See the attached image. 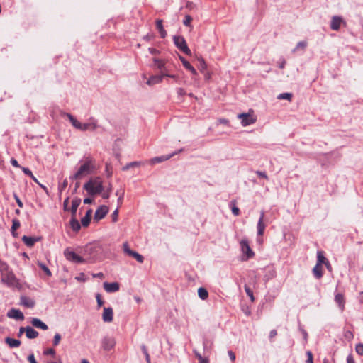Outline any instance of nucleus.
Listing matches in <instances>:
<instances>
[{
  "instance_id": "bb28decb",
  "label": "nucleus",
  "mask_w": 363,
  "mask_h": 363,
  "mask_svg": "<svg viewBox=\"0 0 363 363\" xmlns=\"http://www.w3.org/2000/svg\"><path fill=\"white\" fill-rule=\"evenodd\" d=\"M81 203V199H74L72 201V207H71V212L72 216H75L79 204Z\"/></svg>"
},
{
  "instance_id": "a878e982",
  "label": "nucleus",
  "mask_w": 363,
  "mask_h": 363,
  "mask_svg": "<svg viewBox=\"0 0 363 363\" xmlns=\"http://www.w3.org/2000/svg\"><path fill=\"white\" fill-rule=\"evenodd\" d=\"M5 342L6 344L9 345L10 347H18L21 345V341L16 339L11 338V337H6L5 339Z\"/></svg>"
},
{
  "instance_id": "a18cd8bd",
  "label": "nucleus",
  "mask_w": 363,
  "mask_h": 363,
  "mask_svg": "<svg viewBox=\"0 0 363 363\" xmlns=\"http://www.w3.org/2000/svg\"><path fill=\"white\" fill-rule=\"evenodd\" d=\"M356 352L359 354L363 356V344L359 343L356 345Z\"/></svg>"
},
{
  "instance_id": "6ab92c4d",
  "label": "nucleus",
  "mask_w": 363,
  "mask_h": 363,
  "mask_svg": "<svg viewBox=\"0 0 363 363\" xmlns=\"http://www.w3.org/2000/svg\"><path fill=\"white\" fill-rule=\"evenodd\" d=\"M177 153V152H173L172 154H170V155H162V156H160V157H154V158L150 160V163L152 164H156V163H160V162H164V161L168 160L169 159H170L172 157L175 155Z\"/></svg>"
},
{
  "instance_id": "f3484780",
  "label": "nucleus",
  "mask_w": 363,
  "mask_h": 363,
  "mask_svg": "<svg viewBox=\"0 0 363 363\" xmlns=\"http://www.w3.org/2000/svg\"><path fill=\"white\" fill-rule=\"evenodd\" d=\"M20 303L26 308H32L35 306V301L33 298L23 296L21 297Z\"/></svg>"
},
{
  "instance_id": "dca6fc26",
  "label": "nucleus",
  "mask_w": 363,
  "mask_h": 363,
  "mask_svg": "<svg viewBox=\"0 0 363 363\" xmlns=\"http://www.w3.org/2000/svg\"><path fill=\"white\" fill-rule=\"evenodd\" d=\"M264 213L263 211H262L260 218L258 220L257 226L258 236H262L264 233L266 225L264 223Z\"/></svg>"
},
{
  "instance_id": "774afa93",
  "label": "nucleus",
  "mask_w": 363,
  "mask_h": 363,
  "mask_svg": "<svg viewBox=\"0 0 363 363\" xmlns=\"http://www.w3.org/2000/svg\"><path fill=\"white\" fill-rule=\"evenodd\" d=\"M277 333L276 330H272L269 333V338L272 339L277 335Z\"/></svg>"
},
{
  "instance_id": "423d86ee",
  "label": "nucleus",
  "mask_w": 363,
  "mask_h": 363,
  "mask_svg": "<svg viewBox=\"0 0 363 363\" xmlns=\"http://www.w3.org/2000/svg\"><path fill=\"white\" fill-rule=\"evenodd\" d=\"M173 40L177 48H178L184 53L188 55L191 54L190 49L186 45L185 39L182 36H174Z\"/></svg>"
},
{
  "instance_id": "69168bd1",
  "label": "nucleus",
  "mask_w": 363,
  "mask_h": 363,
  "mask_svg": "<svg viewBox=\"0 0 363 363\" xmlns=\"http://www.w3.org/2000/svg\"><path fill=\"white\" fill-rule=\"evenodd\" d=\"M15 199L16 201V203L18 204V206L20 207V208H22L23 207V203L22 201L20 200V199L15 195Z\"/></svg>"
},
{
  "instance_id": "4c0bfd02",
  "label": "nucleus",
  "mask_w": 363,
  "mask_h": 363,
  "mask_svg": "<svg viewBox=\"0 0 363 363\" xmlns=\"http://www.w3.org/2000/svg\"><path fill=\"white\" fill-rule=\"evenodd\" d=\"M195 355L199 359L200 363H208V359L207 358H203L201 354L197 352L196 351H194Z\"/></svg>"
},
{
  "instance_id": "f704fd0d",
  "label": "nucleus",
  "mask_w": 363,
  "mask_h": 363,
  "mask_svg": "<svg viewBox=\"0 0 363 363\" xmlns=\"http://www.w3.org/2000/svg\"><path fill=\"white\" fill-rule=\"evenodd\" d=\"M9 266L6 263L1 262H0V272L1 274H4L5 272H9Z\"/></svg>"
},
{
  "instance_id": "2eb2a0df",
  "label": "nucleus",
  "mask_w": 363,
  "mask_h": 363,
  "mask_svg": "<svg viewBox=\"0 0 363 363\" xmlns=\"http://www.w3.org/2000/svg\"><path fill=\"white\" fill-rule=\"evenodd\" d=\"M104 289L108 293L116 292L120 289V285L118 282H104Z\"/></svg>"
},
{
  "instance_id": "8fccbe9b",
  "label": "nucleus",
  "mask_w": 363,
  "mask_h": 363,
  "mask_svg": "<svg viewBox=\"0 0 363 363\" xmlns=\"http://www.w3.org/2000/svg\"><path fill=\"white\" fill-rule=\"evenodd\" d=\"M306 354L308 356V359H307L306 362L307 363H313V354H312L311 352H310V351L306 352Z\"/></svg>"
},
{
  "instance_id": "4d7b16f0",
  "label": "nucleus",
  "mask_w": 363,
  "mask_h": 363,
  "mask_svg": "<svg viewBox=\"0 0 363 363\" xmlns=\"http://www.w3.org/2000/svg\"><path fill=\"white\" fill-rule=\"evenodd\" d=\"M28 360L30 363H37L33 354L28 355Z\"/></svg>"
},
{
  "instance_id": "e433bc0d",
  "label": "nucleus",
  "mask_w": 363,
  "mask_h": 363,
  "mask_svg": "<svg viewBox=\"0 0 363 363\" xmlns=\"http://www.w3.org/2000/svg\"><path fill=\"white\" fill-rule=\"evenodd\" d=\"M307 45V43L305 41H300L297 43L296 47L293 50V52H296L298 49H305Z\"/></svg>"
},
{
  "instance_id": "7c9ffc66",
  "label": "nucleus",
  "mask_w": 363,
  "mask_h": 363,
  "mask_svg": "<svg viewBox=\"0 0 363 363\" xmlns=\"http://www.w3.org/2000/svg\"><path fill=\"white\" fill-rule=\"evenodd\" d=\"M198 295L201 299L206 300L208 296V292L206 289L201 287L198 289Z\"/></svg>"
},
{
  "instance_id": "39448f33",
  "label": "nucleus",
  "mask_w": 363,
  "mask_h": 363,
  "mask_svg": "<svg viewBox=\"0 0 363 363\" xmlns=\"http://www.w3.org/2000/svg\"><path fill=\"white\" fill-rule=\"evenodd\" d=\"M1 275V282L6 284L8 286H15L18 282L12 271L5 272Z\"/></svg>"
},
{
  "instance_id": "1a4fd4ad",
  "label": "nucleus",
  "mask_w": 363,
  "mask_h": 363,
  "mask_svg": "<svg viewBox=\"0 0 363 363\" xmlns=\"http://www.w3.org/2000/svg\"><path fill=\"white\" fill-rule=\"evenodd\" d=\"M123 247L124 252L125 254H127L128 255H129L130 257H133L140 263L143 262V260H144L143 257L141 255H140L139 253H138L137 252L132 250L129 247V245L127 242H125L123 244Z\"/></svg>"
},
{
  "instance_id": "79ce46f5",
  "label": "nucleus",
  "mask_w": 363,
  "mask_h": 363,
  "mask_svg": "<svg viewBox=\"0 0 363 363\" xmlns=\"http://www.w3.org/2000/svg\"><path fill=\"white\" fill-rule=\"evenodd\" d=\"M61 340V335L59 333H56L53 338V345L57 346L59 345Z\"/></svg>"
},
{
  "instance_id": "c756f323",
  "label": "nucleus",
  "mask_w": 363,
  "mask_h": 363,
  "mask_svg": "<svg viewBox=\"0 0 363 363\" xmlns=\"http://www.w3.org/2000/svg\"><path fill=\"white\" fill-rule=\"evenodd\" d=\"M313 272L317 279H320V277H322V276H323L322 266H320L319 264H316L314 267V268L313 269Z\"/></svg>"
},
{
  "instance_id": "052dcab7",
  "label": "nucleus",
  "mask_w": 363,
  "mask_h": 363,
  "mask_svg": "<svg viewBox=\"0 0 363 363\" xmlns=\"http://www.w3.org/2000/svg\"><path fill=\"white\" fill-rule=\"evenodd\" d=\"M45 354H50L54 355L55 354V351L53 349H48L44 352Z\"/></svg>"
},
{
  "instance_id": "e2e57ef3",
  "label": "nucleus",
  "mask_w": 363,
  "mask_h": 363,
  "mask_svg": "<svg viewBox=\"0 0 363 363\" xmlns=\"http://www.w3.org/2000/svg\"><path fill=\"white\" fill-rule=\"evenodd\" d=\"M177 94H178V95H179V96H184V95H185V94H186V92H185V90H184V89H182V88H179V89H177Z\"/></svg>"
},
{
  "instance_id": "3c124183",
  "label": "nucleus",
  "mask_w": 363,
  "mask_h": 363,
  "mask_svg": "<svg viewBox=\"0 0 363 363\" xmlns=\"http://www.w3.org/2000/svg\"><path fill=\"white\" fill-rule=\"evenodd\" d=\"M256 174L261 178L268 179V176L264 172L256 171Z\"/></svg>"
},
{
  "instance_id": "c03bdc74",
  "label": "nucleus",
  "mask_w": 363,
  "mask_h": 363,
  "mask_svg": "<svg viewBox=\"0 0 363 363\" xmlns=\"http://www.w3.org/2000/svg\"><path fill=\"white\" fill-rule=\"evenodd\" d=\"M96 250V247H94L92 245H87L85 248V254L91 255L92 252H94Z\"/></svg>"
},
{
  "instance_id": "a211bd4d",
  "label": "nucleus",
  "mask_w": 363,
  "mask_h": 363,
  "mask_svg": "<svg viewBox=\"0 0 363 363\" xmlns=\"http://www.w3.org/2000/svg\"><path fill=\"white\" fill-rule=\"evenodd\" d=\"M342 19L340 16H335L332 18L330 28L333 30H338L340 28Z\"/></svg>"
},
{
  "instance_id": "09e8293b",
  "label": "nucleus",
  "mask_w": 363,
  "mask_h": 363,
  "mask_svg": "<svg viewBox=\"0 0 363 363\" xmlns=\"http://www.w3.org/2000/svg\"><path fill=\"white\" fill-rule=\"evenodd\" d=\"M118 216V208H117L112 213L111 217L113 222H116Z\"/></svg>"
},
{
  "instance_id": "412c9836",
  "label": "nucleus",
  "mask_w": 363,
  "mask_h": 363,
  "mask_svg": "<svg viewBox=\"0 0 363 363\" xmlns=\"http://www.w3.org/2000/svg\"><path fill=\"white\" fill-rule=\"evenodd\" d=\"M163 74L160 75H155L150 77V79L147 81V84L149 86H153L157 84H160L162 82Z\"/></svg>"
},
{
  "instance_id": "4468645a",
  "label": "nucleus",
  "mask_w": 363,
  "mask_h": 363,
  "mask_svg": "<svg viewBox=\"0 0 363 363\" xmlns=\"http://www.w3.org/2000/svg\"><path fill=\"white\" fill-rule=\"evenodd\" d=\"M113 319V311L112 308H104L102 313V320L105 323H111Z\"/></svg>"
},
{
  "instance_id": "864d4df0",
  "label": "nucleus",
  "mask_w": 363,
  "mask_h": 363,
  "mask_svg": "<svg viewBox=\"0 0 363 363\" xmlns=\"http://www.w3.org/2000/svg\"><path fill=\"white\" fill-rule=\"evenodd\" d=\"M143 352L145 355V359H146L147 363H151L150 354H148V352L146 350L145 347H143Z\"/></svg>"
},
{
  "instance_id": "338daca9",
  "label": "nucleus",
  "mask_w": 363,
  "mask_h": 363,
  "mask_svg": "<svg viewBox=\"0 0 363 363\" xmlns=\"http://www.w3.org/2000/svg\"><path fill=\"white\" fill-rule=\"evenodd\" d=\"M347 363H354L352 355L350 354L347 357Z\"/></svg>"
},
{
  "instance_id": "5701e85b",
  "label": "nucleus",
  "mask_w": 363,
  "mask_h": 363,
  "mask_svg": "<svg viewBox=\"0 0 363 363\" xmlns=\"http://www.w3.org/2000/svg\"><path fill=\"white\" fill-rule=\"evenodd\" d=\"M26 335L28 339H34L38 336V332L35 330L32 327H26Z\"/></svg>"
},
{
  "instance_id": "473e14b6",
  "label": "nucleus",
  "mask_w": 363,
  "mask_h": 363,
  "mask_svg": "<svg viewBox=\"0 0 363 363\" xmlns=\"http://www.w3.org/2000/svg\"><path fill=\"white\" fill-rule=\"evenodd\" d=\"M317 258L318 262L316 264H319L320 266H322V264L325 263L327 261L326 258L325 257L322 252H318Z\"/></svg>"
},
{
  "instance_id": "c85d7f7f",
  "label": "nucleus",
  "mask_w": 363,
  "mask_h": 363,
  "mask_svg": "<svg viewBox=\"0 0 363 363\" xmlns=\"http://www.w3.org/2000/svg\"><path fill=\"white\" fill-rule=\"evenodd\" d=\"M21 224L18 220L13 219L12 220V226H11V233L13 237H17V233L16 230L20 227Z\"/></svg>"
},
{
  "instance_id": "72a5a7b5",
  "label": "nucleus",
  "mask_w": 363,
  "mask_h": 363,
  "mask_svg": "<svg viewBox=\"0 0 363 363\" xmlns=\"http://www.w3.org/2000/svg\"><path fill=\"white\" fill-rule=\"evenodd\" d=\"M198 60L199 62V69L201 72H203L204 70H206L207 68V65H206V62L204 61V60L201 57L199 58Z\"/></svg>"
},
{
  "instance_id": "f8f14e48",
  "label": "nucleus",
  "mask_w": 363,
  "mask_h": 363,
  "mask_svg": "<svg viewBox=\"0 0 363 363\" xmlns=\"http://www.w3.org/2000/svg\"><path fill=\"white\" fill-rule=\"evenodd\" d=\"M108 212V207L105 205L99 206L94 214V220H99L104 218Z\"/></svg>"
},
{
  "instance_id": "9d476101",
  "label": "nucleus",
  "mask_w": 363,
  "mask_h": 363,
  "mask_svg": "<svg viewBox=\"0 0 363 363\" xmlns=\"http://www.w3.org/2000/svg\"><path fill=\"white\" fill-rule=\"evenodd\" d=\"M123 247L124 252L125 254H127L128 255H129L130 257H133L140 263L143 262V260H144L143 257L141 255H140L139 253H138L137 252L132 250L129 247V245L127 242H125L123 244Z\"/></svg>"
},
{
  "instance_id": "4be33fe9",
  "label": "nucleus",
  "mask_w": 363,
  "mask_h": 363,
  "mask_svg": "<svg viewBox=\"0 0 363 363\" xmlns=\"http://www.w3.org/2000/svg\"><path fill=\"white\" fill-rule=\"evenodd\" d=\"M40 240L39 238L28 237L26 235L23 236L22 240L28 247H32L34 244Z\"/></svg>"
},
{
  "instance_id": "f03ea898",
  "label": "nucleus",
  "mask_w": 363,
  "mask_h": 363,
  "mask_svg": "<svg viewBox=\"0 0 363 363\" xmlns=\"http://www.w3.org/2000/svg\"><path fill=\"white\" fill-rule=\"evenodd\" d=\"M67 118H69V121L72 124V125L82 131H94L98 128V124L96 120H95L94 118H90L89 121L87 123H82L79 121H77L74 116L69 113L67 114Z\"/></svg>"
},
{
  "instance_id": "f257e3e1",
  "label": "nucleus",
  "mask_w": 363,
  "mask_h": 363,
  "mask_svg": "<svg viewBox=\"0 0 363 363\" xmlns=\"http://www.w3.org/2000/svg\"><path fill=\"white\" fill-rule=\"evenodd\" d=\"M95 168V160L90 156L86 157L83 164H81L76 172L70 177V179L80 180L83 177L91 174Z\"/></svg>"
},
{
  "instance_id": "13d9d810",
  "label": "nucleus",
  "mask_w": 363,
  "mask_h": 363,
  "mask_svg": "<svg viewBox=\"0 0 363 363\" xmlns=\"http://www.w3.org/2000/svg\"><path fill=\"white\" fill-rule=\"evenodd\" d=\"M232 212L235 216H238L240 214V209L237 206L232 207Z\"/></svg>"
},
{
  "instance_id": "ea45409f",
  "label": "nucleus",
  "mask_w": 363,
  "mask_h": 363,
  "mask_svg": "<svg viewBox=\"0 0 363 363\" xmlns=\"http://www.w3.org/2000/svg\"><path fill=\"white\" fill-rule=\"evenodd\" d=\"M245 291L247 294V295L250 298L252 301H254V296L252 291L247 286H245Z\"/></svg>"
},
{
  "instance_id": "7ed1b4c3",
  "label": "nucleus",
  "mask_w": 363,
  "mask_h": 363,
  "mask_svg": "<svg viewBox=\"0 0 363 363\" xmlns=\"http://www.w3.org/2000/svg\"><path fill=\"white\" fill-rule=\"evenodd\" d=\"M84 189L90 195L101 194L103 191V184L101 178L96 177L90 179L84 185Z\"/></svg>"
},
{
  "instance_id": "37998d69",
  "label": "nucleus",
  "mask_w": 363,
  "mask_h": 363,
  "mask_svg": "<svg viewBox=\"0 0 363 363\" xmlns=\"http://www.w3.org/2000/svg\"><path fill=\"white\" fill-rule=\"evenodd\" d=\"M192 21V18L189 15H186L183 21L184 25L186 26H191V22Z\"/></svg>"
},
{
  "instance_id": "6e6552de",
  "label": "nucleus",
  "mask_w": 363,
  "mask_h": 363,
  "mask_svg": "<svg viewBox=\"0 0 363 363\" xmlns=\"http://www.w3.org/2000/svg\"><path fill=\"white\" fill-rule=\"evenodd\" d=\"M240 248L244 255H245V260L252 257L255 255L254 252L250 247L249 242L247 239H242L240 242Z\"/></svg>"
},
{
  "instance_id": "603ef678",
  "label": "nucleus",
  "mask_w": 363,
  "mask_h": 363,
  "mask_svg": "<svg viewBox=\"0 0 363 363\" xmlns=\"http://www.w3.org/2000/svg\"><path fill=\"white\" fill-rule=\"evenodd\" d=\"M156 27L158 29V30H160L162 29H164L162 26V21L160 19L157 20L156 21Z\"/></svg>"
},
{
  "instance_id": "0e129e2a",
  "label": "nucleus",
  "mask_w": 363,
  "mask_h": 363,
  "mask_svg": "<svg viewBox=\"0 0 363 363\" xmlns=\"http://www.w3.org/2000/svg\"><path fill=\"white\" fill-rule=\"evenodd\" d=\"M11 163L13 166L16 167H20V165L18 164L17 160L13 158L11 160Z\"/></svg>"
},
{
  "instance_id": "a19ab883",
  "label": "nucleus",
  "mask_w": 363,
  "mask_h": 363,
  "mask_svg": "<svg viewBox=\"0 0 363 363\" xmlns=\"http://www.w3.org/2000/svg\"><path fill=\"white\" fill-rule=\"evenodd\" d=\"M90 220H91V218L85 216L81 220L82 225L84 227H87L89 225V223H90Z\"/></svg>"
},
{
  "instance_id": "680f3d73",
  "label": "nucleus",
  "mask_w": 363,
  "mask_h": 363,
  "mask_svg": "<svg viewBox=\"0 0 363 363\" xmlns=\"http://www.w3.org/2000/svg\"><path fill=\"white\" fill-rule=\"evenodd\" d=\"M228 354L229 357L231 359V361H235V353L233 351L230 350V351L228 352Z\"/></svg>"
},
{
  "instance_id": "49530a36",
  "label": "nucleus",
  "mask_w": 363,
  "mask_h": 363,
  "mask_svg": "<svg viewBox=\"0 0 363 363\" xmlns=\"http://www.w3.org/2000/svg\"><path fill=\"white\" fill-rule=\"evenodd\" d=\"M155 62L157 66V67L160 69H164V62L160 60H155Z\"/></svg>"
},
{
  "instance_id": "cd10ccee",
  "label": "nucleus",
  "mask_w": 363,
  "mask_h": 363,
  "mask_svg": "<svg viewBox=\"0 0 363 363\" xmlns=\"http://www.w3.org/2000/svg\"><path fill=\"white\" fill-rule=\"evenodd\" d=\"M70 226L74 231H78L80 229V224L75 216H72V219L70 220Z\"/></svg>"
},
{
  "instance_id": "de8ad7c7",
  "label": "nucleus",
  "mask_w": 363,
  "mask_h": 363,
  "mask_svg": "<svg viewBox=\"0 0 363 363\" xmlns=\"http://www.w3.org/2000/svg\"><path fill=\"white\" fill-rule=\"evenodd\" d=\"M97 304L99 307H101L104 304V301L101 299V295L97 294L96 296Z\"/></svg>"
},
{
  "instance_id": "c9c22d12",
  "label": "nucleus",
  "mask_w": 363,
  "mask_h": 363,
  "mask_svg": "<svg viewBox=\"0 0 363 363\" xmlns=\"http://www.w3.org/2000/svg\"><path fill=\"white\" fill-rule=\"evenodd\" d=\"M292 98V94L290 93H282L280 94L278 96V99H286L288 101H291Z\"/></svg>"
},
{
  "instance_id": "bf43d9fd",
  "label": "nucleus",
  "mask_w": 363,
  "mask_h": 363,
  "mask_svg": "<svg viewBox=\"0 0 363 363\" xmlns=\"http://www.w3.org/2000/svg\"><path fill=\"white\" fill-rule=\"evenodd\" d=\"M110 193L109 191H108L107 190L106 191H104V192H101V196H102V198L105 199H107L109 198L110 196Z\"/></svg>"
},
{
  "instance_id": "6e6d98bb",
  "label": "nucleus",
  "mask_w": 363,
  "mask_h": 363,
  "mask_svg": "<svg viewBox=\"0 0 363 363\" xmlns=\"http://www.w3.org/2000/svg\"><path fill=\"white\" fill-rule=\"evenodd\" d=\"M162 74H163V77H168L174 79L176 81L178 79V77L177 75H174V74H167L166 72H162Z\"/></svg>"
},
{
  "instance_id": "2f4dec72",
  "label": "nucleus",
  "mask_w": 363,
  "mask_h": 363,
  "mask_svg": "<svg viewBox=\"0 0 363 363\" xmlns=\"http://www.w3.org/2000/svg\"><path fill=\"white\" fill-rule=\"evenodd\" d=\"M38 265L48 277H50L52 275L50 270L45 264L40 262H38Z\"/></svg>"
},
{
  "instance_id": "aec40b11",
  "label": "nucleus",
  "mask_w": 363,
  "mask_h": 363,
  "mask_svg": "<svg viewBox=\"0 0 363 363\" xmlns=\"http://www.w3.org/2000/svg\"><path fill=\"white\" fill-rule=\"evenodd\" d=\"M31 324L33 325V326L37 328H40V329H42L43 330H48V325L43 323V321H41L40 319L37 318H33L31 319Z\"/></svg>"
},
{
  "instance_id": "5fc2aeb1",
  "label": "nucleus",
  "mask_w": 363,
  "mask_h": 363,
  "mask_svg": "<svg viewBox=\"0 0 363 363\" xmlns=\"http://www.w3.org/2000/svg\"><path fill=\"white\" fill-rule=\"evenodd\" d=\"M21 169L26 175L29 177L32 176L33 173L28 168L21 167Z\"/></svg>"
},
{
  "instance_id": "0eeeda50",
  "label": "nucleus",
  "mask_w": 363,
  "mask_h": 363,
  "mask_svg": "<svg viewBox=\"0 0 363 363\" xmlns=\"http://www.w3.org/2000/svg\"><path fill=\"white\" fill-rule=\"evenodd\" d=\"M64 255L66 259L69 261H71L74 263H84L85 262V259L76 254L74 251L69 250V249H66L64 252Z\"/></svg>"
},
{
  "instance_id": "ddd939ff",
  "label": "nucleus",
  "mask_w": 363,
  "mask_h": 363,
  "mask_svg": "<svg viewBox=\"0 0 363 363\" xmlns=\"http://www.w3.org/2000/svg\"><path fill=\"white\" fill-rule=\"evenodd\" d=\"M7 317L16 320H24V315L23 313L20 310L16 308H11L9 310L7 313Z\"/></svg>"
},
{
  "instance_id": "393cba45",
  "label": "nucleus",
  "mask_w": 363,
  "mask_h": 363,
  "mask_svg": "<svg viewBox=\"0 0 363 363\" xmlns=\"http://www.w3.org/2000/svg\"><path fill=\"white\" fill-rule=\"evenodd\" d=\"M335 301L342 311L345 308V299L343 295L342 294H337L335 296Z\"/></svg>"
},
{
  "instance_id": "b1692460",
  "label": "nucleus",
  "mask_w": 363,
  "mask_h": 363,
  "mask_svg": "<svg viewBox=\"0 0 363 363\" xmlns=\"http://www.w3.org/2000/svg\"><path fill=\"white\" fill-rule=\"evenodd\" d=\"M179 59L180 60L182 61L184 67L189 70L194 75H196L197 74V72L196 70L194 68L193 66H191V65L184 59V57H182V56H179Z\"/></svg>"
},
{
  "instance_id": "20e7f679",
  "label": "nucleus",
  "mask_w": 363,
  "mask_h": 363,
  "mask_svg": "<svg viewBox=\"0 0 363 363\" xmlns=\"http://www.w3.org/2000/svg\"><path fill=\"white\" fill-rule=\"evenodd\" d=\"M238 118L240 120L242 126L245 127L254 124L257 121V117L253 114V111L248 113H242L238 115Z\"/></svg>"
},
{
  "instance_id": "9b49d317",
  "label": "nucleus",
  "mask_w": 363,
  "mask_h": 363,
  "mask_svg": "<svg viewBox=\"0 0 363 363\" xmlns=\"http://www.w3.org/2000/svg\"><path fill=\"white\" fill-rule=\"evenodd\" d=\"M116 345V340L112 337L106 336L101 340V345L104 350L109 351L112 350Z\"/></svg>"
},
{
  "instance_id": "58836bf2",
  "label": "nucleus",
  "mask_w": 363,
  "mask_h": 363,
  "mask_svg": "<svg viewBox=\"0 0 363 363\" xmlns=\"http://www.w3.org/2000/svg\"><path fill=\"white\" fill-rule=\"evenodd\" d=\"M139 165H140V162H133L127 164L125 167H123V170H127V169H128L130 168H132V167H138Z\"/></svg>"
}]
</instances>
